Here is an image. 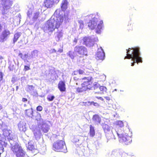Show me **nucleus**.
<instances>
[{
	"label": "nucleus",
	"mask_w": 157,
	"mask_h": 157,
	"mask_svg": "<svg viewBox=\"0 0 157 157\" xmlns=\"http://www.w3.org/2000/svg\"><path fill=\"white\" fill-rule=\"evenodd\" d=\"M59 13L57 16H52L50 19L44 25L43 27V30L46 33L53 32L55 28L58 29L62 24L63 20L66 22L68 21V14L65 13L64 17L60 15L59 16Z\"/></svg>",
	"instance_id": "1"
},
{
	"label": "nucleus",
	"mask_w": 157,
	"mask_h": 157,
	"mask_svg": "<svg viewBox=\"0 0 157 157\" xmlns=\"http://www.w3.org/2000/svg\"><path fill=\"white\" fill-rule=\"evenodd\" d=\"M126 50L127 56L124 57V59H132L133 61L136 60L137 63H142L141 58L140 56V48L139 47L129 48Z\"/></svg>",
	"instance_id": "2"
},
{
	"label": "nucleus",
	"mask_w": 157,
	"mask_h": 157,
	"mask_svg": "<svg viewBox=\"0 0 157 157\" xmlns=\"http://www.w3.org/2000/svg\"><path fill=\"white\" fill-rule=\"evenodd\" d=\"M91 78L90 77L84 78L82 79L83 83L82 84V87H78L76 88V92L81 93L86 91L87 89L93 90L97 89L98 87L97 82H95L94 83V87H91Z\"/></svg>",
	"instance_id": "3"
},
{
	"label": "nucleus",
	"mask_w": 157,
	"mask_h": 157,
	"mask_svg": "<svg viewBox=\"0 0 157 157\" xmlns=\"http://www.w3.org/2000/svg\"><path fill=\"white\" fill-rule=\"evenodd\" d=\"M116 132L121 142L127 145L131 142V138L121 128H118Z\"/></svg>",
	"instance_id": "4"
},
{
	"label": "nucleus",
	"mask_w": 157,
	"mask_h": 157,
	"mask_svg": "<svg viewBox=\"0 0 157 157\" xmlns=\"http://www.w3.org/2000/svg\"><path fill=\"white\" fill-rule=\"evenodd\" d=\"M54 150L64 153L67 152V149L65 142L62 140H59L55 142L53 146Z\"/></svg>",
	"instance_id": "5"
},
{
	"label": "nucleus",
	"mask_w": 157,
	"mask_h": 157,
	"mask_svg": "<svg viewBox=\"0 0 157 157\" xmlns=\"http://www.w3.org/2000/svg\"><path fill=\"white\" fill-rule=\"evenodd\" d=\"M74 52L76 54L81 56H87L88 53L87 48L82 45L76 46L74 48Z\"/></svg>",
	"instance_id": "6"
},
{
	"label": "nucleus",
	"mask_w": 157,
	"mask_h": 157,
	"mask_svg": "<svg viewBox=\"0 0 157 157\" xmlns=\"http://www.w3.org/2000/svg\"><path fill=\"white\" fill-rule=\"evenodd\" d=\"M40 125H39V128L43 132L47 133L49 129V126L48 125V121H44L42 119L40 118L39 120Z\"/></svg>",
	"instance_id": "7"
},
{
	"label": "nucleus",
	"mask_w": 157,
	"mask_h": 157,
	"mask_svg": "<svg viewBox=\"0 0 157 157\" xmlns=\"http://www.w3.org/2000/svg\"><path fill=\"white\" fill-rule=\"evenodd\" d=\"M81 40L82 41V44L86 45L88 47L92 46L94 44V41L90 36L82 37Z\"/></svg>",
	"instance_id": "8"
},
{
	"label": "nucleus",
	"mask_w": 157,
	"mask_h": 157,
	"mask_svg": "<svg viewBox=\"0 0 157 157\" xmlns=\"http://www.w3.org/2000/svg\"><path fill=\"white\" fill-rule=\"evenodd\" d=\"M93 15L90 14V17H92V19L91 20H90L89 23H88V26L90 29H94L96 26L98 28V25H97V22L98 21L97 18L95 17H93Z\"/></svg>",
	"instance_id": "9"
},
{
	"label": "nucleus",
	"mask_w": 157,
	"mask_h": 157,
	"mask_svg": "<svg viewBox=\"0 0 157 157\" xmlns=\"http://www.w3.org/2000/svg\"><path fill=\"white\" fill-rule=\"evenodd\" d=\"M68 4V2L67 0H63L60 6L62 11H61L60 10H56L54 13V15H55L56 13L57 14L58 13V14L59 13V16L60 15L61 16H63V17H64V15H62L60 14V13L61 12L62 13V12L63 11H64L67 9V8Z\"/></svg>",
	"instance_id": "10"
},
{
	"label": "nucleus",
	"mask_w": 157,
	"mask_h": 157,
	"mask_svg": "<svg viewBox=\"0 0 157 157\" xmlns=\"http://www.w3.org/2000/svg\"><path fill=\"white\" fill-rule=\"evenodd\" d=\"M2 4L3 5V11L2 13L3 14L6 13V11L9 9L12 4V2L10 0H2Z\"/></svg>",
	"instance_id": "11"
},
{
	"label": "nucleus",
	"mask_w": 157,
	"mask_h": 157,
	"mask_svg": "<svg viewBox=\"0 0 157 157\" xmlns=\"http://www.w3.org/2000/svg\"><path fill=\"white\" fill-rule=\"evenodd\" d=\"M10 33L8 29H5L2 31L0 37V42H3L6 41L9 37Z\"/></svg>",
	"instance_id": "12"
},
{
	"label": "nucleus",
	"mask_w": 157,
	"mask_h": 157,
	"mask_svg": "<svg viewBox=\"0 0 157 157\" xmlns=\"http://www.w3.org/2000/svg\"><path fill=\"white\" fill-rule=\"evenodd\" d=\"M11 145V149L14 154L15 153L19 150L20 149L22 148V147H21L16 142H15L14 141V142L12 144L10 143Z\"/></svg>",
	"instance_id": "13"
},
{
	"label": "nucleus",
	"mask_w": 157,
	"mask_h": 157,
	"mask_svg": "<svg viewBox=\"0 0 157 157\" xmlns=\"http://www.w3.org/2000/svg\"><path fill=\"white\" fill-rule=\"evenodd\" d=\"M59 0H44V4L45 7L47 8H50L52 6L54 2L57 1L58 2Z\"/></svg>",
	"instance_id": "14"
},
{
	"label": "nucleus",
	"mask_w": 157,
	"mask_h": 157,
	"mask_svg": "<svg viewBox=\"0 0 157 157\" xmlns=\"http://www.w3.org/2000/svg\"><path fill=\"white\" fill-rule=\"evenodd\" d=\"M105 56L104 50L101 47L99 48V60H101V61L104 59Z\"/></svg>",
	"instance_id": "15"
},
{
	"label": "nucleus",
	"mask_w": 157,
	"mask_h": 157,
	"mask_svg": "<svg viewBox=\"0 0 157 157\" xmlns=\"http://www.w3.org/2000/svg\"><path fill=\"white\" fill-rule=\"evenodd\" d=\"M14 154L16 155L17 157H25L26 153L22 148L20 149L19 150L17 151Z\"/></svg>",
	"instance_id": "16"
},
{
	"label": "nucleus",
	"mask_w": 157,
	"mask_h": 157,
	"mask_svg": "<svg viewBox=\"0 0 157 157\" xmlns=\"http://www.w3.org/2000/svg\"><path fill=\"white\" fill-rule=\"evenodd\" d=\"M25 123L23 121H20L18 124L19 129L21 131L25 132L26 130Z\"/></svg>",
	"instance_id": "17"
},
{
	"label": "nucleus",
	"mask_w": 157,
	"mask_h": 157,
	"mask_svg": "<svg viewBox=\"0 0 157 157\" xmlns=\"http://www.w3.org/2000/svg\"><path fill=\"white\" fill-rule=\"evenodd\" d=\"M58 87L61 92L65 91L66 87L65 82L63 81H60L58 84Z\"/></svg>",
	"instance_id": "18"
},
{
	"label": "nucleus",
	"mask_w": 157,
	"mask_h": 157,
	"mask_svg": "<svg viewBox=\"0 0 157 157\" xmlns=\"http://www.w3.org/2000/svg\"><path fill=\"white\" fill-rule=\"evenodd\" d=\"M34 136L36 140H38L40 138L42 135V133L40 130L35 129L34 130Z\"/></svg>",
	"instance_id": "19"
},
{
	"label": "nucleus",
	"mask_w": 157,
	"mask_h": 157,
	"mask_svg": "<svg viewBox=\"0 0 157 157\" xmlns=\"http://www.w3.org/2000/svg\"><path fill=\"white\" fill-rule=\"evenodd\" d=\"M102 128L105 133H107L111 130L110 127L107 124H103L102 125Z\"/></svg>",
	"instance_id": "20"
},
{
	"label": "nucleus",
	"mask_w": 157,
	"mask_h": 157,
	"mask_svg": "<svg viewBox=\"0 0 157 157\" xmlns=\"http://www.w3.org/2000/svg\"><path fill=\"white\" fill-rule=\"evenodd\" d=\"M21 34V33H17L14 34V38L13 40V43H15L17 41L19 38Z\"/></svg>",
	"instance_id": "21"
},
{
	"label": "nucleus",
	"mask_w": 157,
	"mask_h": 157,
	"mask_svg": "<svg viewBox=\"0 0 157 157\" xmlns=\"http://www.w3.org/2000/svg\"><path fill=\"white\" fill-rule=\"evenodd\" d=\"M33 109L31 108V109H26L25 110V114L27 116L32 117L33 116Z\"/></svg>",
	"instance_id": "22"
},
{
	"label": "nucleus",
	"mask_w": 157,
	"mask_h": 157,
	"mask_svg": "<svg viewBox=\"0 0 157 157\" xmlns=\"http://www.w3.org/2000/svg\"><path fill=\"white\" fill-rule=\"evenodd\" d=\"M27 147L29 150H30L32 151L35 149L34 146L33 145L32 142L31 141H30L28 142V145Z\"/></svg>",
	"instance_id": "23"
},
{
	"label": "nucleus",
	"mask_w": 157,
	"mask_h": 157,
	"mask_svg": "<svg viewBox=\"0 0 157 157\" xmlns=\"http://www.w3.org/2000/svg\"><path fill=\"white\" fill-rule=\"evenodd\" d=\"M57 36L56 37V40L57 41H59L61 38L63 36V33L61 32H57L56 33Z\"/></svg>",
	"instance_id": "24"
},
{
	"label": "nucleus",
	"mask_w": 157,
	"mask_h": 157,
	"mask_svg": "<svg viewBox=\"0 0 157 157\" xmlns=\"http://www.w3.org/2000/svg\"><path fill=\"white\" fill-rule=\"evenodd\" d=\"M99 89L100 90V93L101 94H104L106 92L107 90L106 87L104 86H100Z\"/></svg>",
	"instance_id": "25"
},
{
	"label": "nucleus",
	"mask_w": 157,
	"mask_h": 157,
	"mask_svg": "<svg viewBox=\"0 0 157 157\" xmlns=\"http://www.w3.org/2000/svg\"><path fill=\"white\" fill-rule=\"evenodd\" d=\"M90 135L92 136H93L95 135V131L94 127L91 125L90 126Z\"/></svg>",
	"instance_id": "26"
},
{
	"label": "nucleus",
	"mask_w": 157,
	"mask_h": 157,
	"mask_svg": "<svg viewBox=\"0 0 157 157\" xmlns=\"http://www.w3.org/2000/svg\"><path fill=\"white\" fill-rule=\"evenodd\" d=\"M116 125L118 128H121L124 126L123 122L121 121H117L116 123Z\"/></svg>",
	"instance_id": "27"
},
{
	"label": "nucleus",
	"mask_w": 157,
	"mask_h": 157,
	"mask_svg": "<svg viewBox=\"0 0 157 157\" xmlns=\"http://www.w3.org/2000/svg\"><path fill=\"white\" fill-rule=\"evenodd\" d=\"M35 87L33 85H27L26 86L27 91L29 92L33 90L34 89Z\"/></svg>",
	"instance_id": "28"
},
{
	"label": "nucleus",
	"mask_w": 157,
	"mask_h": 157,
	"mask_svg": "<svg viewBox=\"0 0 157 157\" xmlns=\"http://www.w3.org/2000/svg\"><path fill=\"white\" fill-rule=\"evenodd\" d=\"M104 28L103 21H101L99 24V31L101 32V30H103Z\"/></svg>",
	"instance_id": "29"
},
{
	"label": "nucleus",
	"mask_w": 157,
	"mask_h": 157,
	"mask_svg": "<svg viewBox=\"0 0 157 157\" xmlns=\"http://www.w3.org/2000/svg\"><path fill=\"white\" fill-rule=\"evenodd\" d=\"M38 51L36 50H34L31 52V57L32 58H36L38 56Z\"/></svg>",
	"instance_id": "30"
},
{
	"label": "nucleus",
	"mask_w": 157,
	"mask_h": 157,
	"mask_svg": "<svg viewBox=\"0 0 157 157\" xmlns=\"http://www.w3.org/2000/svg\"><path fill=\"white\" fill-rule=\"evenodd\" d=\"M77 62L80 65H82L84 63V59L83 58L81 57H79L77 60Z\"/></svg>",
	"instance_id": "31"
},
{
	"label": "nucleus",
	"mask_w": 157,
	"mask_h": 157,
	"mask_svg": "<svg viewBox=\"0 0 157 157\" xmlns=\"http://www.w3.org/2000/svg\"><path fill=\"white\" fill-rule=\"evenodd\" d=\"M106 78V76L104 74H102L99 76V79H100V81H103L105 80Z\"/></svg>",
	"instance_id": "32"
},
{
	"label": "nucleus",
	"mask_w": 157,
	"mask_h": 157,
	"mask_svg": "<svg viewBox=\"0 0 157 157\" xmlns=\"http://www.w3.org/2000/svg\"><path fill=\"white\" fill-rule=\"evenodd\" d=\"M55 98V97L54 96L49 95L48 96L47 99L49 101H52L54 100Z\"/></svg>",
	"instance_id": "33"
},
{
	"label": "nucleus",
	"mask_w": 157,
	"mask_h": 157,
	"mask_svg": "<svg viewBox=\"0 0 157 157\" xmlns=\"http://www.w3.org/2000/svg\"><path fill=\"white\" fill-rule=\"evenodd\" d=\"M40 14V12L39 11H37L34 13L33 17V19L34 20H36L39 17Z\"/></svg>",
	"instance_id": "34"
},
{
	"label": "nucleus",
	"mask_w": 157,
	"mask_h": 157,
	"mask_svg": "<svg viewBox=\"0 0 157 157\" xmlns=\"http://www.w3.org/2000/svg\"><path fill=\"white\" fill-rule=\"evenodd\" d=\"M18 56L20 57L22 59H25L26 58H27V57L28 56V55L26 54H25L24 55V56H23L22 54L21 53L19 54Z\"/></svg>",
	"instance_id": "35"
},
{
	"label": "nucleus",
	"mask_w": 157,
	"mask_h": 157,
	"mask_svg": "<svg viewBox=\"0 0 157 157\" xmlns=\"http://www.w3.org/2000/svg\"><path fill=\"white\" fill-rule=\"evenodd\" d=\"M67 55L72 59H73L74 56L73 55V52L71 51H70L67 53Z\"/></svg>",
	"instance_id": "36"
},
{
	"label": "nucleus",
	"mask_w": 157,
	"mask_h": 157,
	"mask_svg": "<svg viewBox=\"0 0 157 157\" xmlns=\"http://www.w3.org/2000/svg\"><path fill=\"white\" fill-rule=\"evenodd\" d=\"M92 119L93 120L94 122H97L98 120V115L97 114L94 115Z\"/></svg>",
	"instance_id": "37"
},
{
	"label": "nucleus",
	"mask_w": 157,
	"mask_h": 157,
	"mask_svg": "<svg viewBox=\"0 0 157 157\" xmlns=\"http://www.w3.org/2000/svg\"><path fill=\"white\" fill-rule=\"evenodd\" d=\"M84 105L86 106H89L92 105V102L87 101L85 103L84 102Z\"/></svg>",
	"instance_id": "38"
},
{
	"label": "nucleus",
	"mask_w": 157,
	"mask_h": 157,
	"mask_svg": "<svg viewBox=\"0 0 157 157\" xmlns=\"http://www.w3.org/2000/svg\"><path fill=\"white\" fill-rule=\"evenodd\" d=\"M43 108L41 106H38L36 108V110L38 111H41L42 110Z\"/></svg>",
	"instance_id": "39"
},
{
	"label": "nucleus",
	"mask_w": 157,
	"mask_h": 157,
	"mask_svg": "<svg viewBox=\"0 0 157 157\" xmlns=\"http://www.w3.org/2000/svg\"><path fill=\"white\" fill-rule=\"evenodd\" d=\"M17 79L15 76H13L11 79V82L13 83H15V82L16 81Z\"/></svg>",
	"instance_id": "40"
},
{
	"label": "nucleus",
	"mask_w": 157,
	"mask_h": 157,
	"mask_svg": "<svg viewBox=\"0 0 157 157\" xmlns=\"http://www.w3.org/2000/svg\"><path fill=\"white\" fill-rule=\"evenodd\" d=\"M50 53H53L56 52V51L54 49H51L49 50Z\"/></svg>",
	"instance_id": "41"
},
{
	"label": "nucleus",
	"mask_w": 157,
	"mask_h": 157,
	"mask_svg": "<svg viewBox=\"0 0 157 157\" xmlns=\"http://www.w3.org/2000/svg\"><path fill=\"white\" fill-rule=\"evenodd\" d=\"M59 47L60 48H59L58 50L57 51V52H59L60 53H62L63 52V48L61 47V45H59Z\"/></svg>",
	"instance_id": "42"
},
{
	"label": "nucleus",
	"mask_w": 157,
	"mask_h": 157,
	"mask_svg": "<svg viewBox=\"0 0 157 157\" xmlns=\"http://www.w3.org/2000/svg\"><path fill=\"white\" fill-rule=\"evenodd\" d=\"M74 79L75 81H78V82H81L82 81V79H79L76 77H74Z\"/></svg>",
	"instance_id": "43"
},
{
	"label": "nucleus",
	"mask_w": 157,
	"mask_h": 157,
	"mask_svg": "<svg viewBox=\"0 0 157 157\" xmlns=\"http://www.w3.org/2000/svg\"><path fill=\"white\" fill-rule=\"evenodd\" d=\"M78 71L79 74H83L84 73V71L83 70L80 69Z\"/></svg>",
	"instance_id": "44"
},
{
	"label": "nucleus",
	"mask_w": 157,
	"mask_h": 157,
	"mask_svg": "<svg viewBox=\"0 0 157 157\" xmlns=\"http://www.w3.org/2000/svg\"><path fill=\"white\" fill-rule=\"evenodd\" d=\"M29 69H30V68H29V67L28 66H25V67H24V70L25 71H26L28 70Z\"/></svg>",
	"instance_id": "45"
},
{
	"label": "nucleus",
	"mask_w": 157,
	"mask_h": 157,
	"mask_svg": "<svg viewBox=\"0 0 157 157\" xmlns=\"http://www.w3.org/2000/svg\"><path fill=\"white\" fill-rule=\"evenodd\" d=\"M9 68L10 71H13L14 69V66L13 65L12 66H10L9 67Z\"/></svg>",
	"instance_id": "46"
},
{
	"label": "nucleus",
	"mask_w": 157,
	"mask_h": 157,
	"mask_svg": "<svg viewBox=\"0 0 157 157\" xmlns=\"http://www.w3.org/2000/svg\"><path fill=\"white\" fill-rule=\"evenodd\" d=\"M78 71H75L73 72L72 74L75 75H78Z\"/></svg>",
	"instance_id": "47"
},
{
	"label": "nucleus",
	"mask_w": 157,
	"mask_h": 157,
	"mask_svg": "<svg viewBox=\"0 0 157 157\" xmlns=\"http://www.w3.org/2000/svg\"><path fill=\"white\" fill-rule=\"evenodd\" d=\"M3 78L2 73L1 72H0V81H1Z\"/></svg>",
	"instance_id": "48"
},
{
	"label": "nucleus",
	"mask_w": 157,
	"mask_h": 157,
	"mask_svg": "<svg viewBox=\"0 0 157 157\" xmlns=\"http://www.w3.org/2000/svg\"><path fill=\"white\" fill-rule=\"evenodd\" d=\"M92 105H94L95 106H96L98 105V103L96 102H94V101H92Z\"/></svg>",
	"instance_id": "49"
},
{
	"label": "nucleus",
	"mask_w": 157,
	"mask_h": 157,
	"mask_svg": "<svg viewBox=\"0 0 157 157\" xmlns=\"http://www.w3.org/2000/svg\"><path fill=\"white\" fill-rule=\"evenodd\" d=\"M4 125L0 124V128H1L2 130V128L5 129L4 128Z\"/></svg>",
	"instance_id": "50"
},
{
	"label": "nucleus",
	"mask_w": 157,
	"mask_h": 157,
	"mask_svg": "<svg viewBox=\"0 0 157 157\" xmlns=\"http://www.w3.org/2000/svg\"><path fill=\"white\" fill-rule=\"evenodd\" d=\"M73 42L75 43V44H76L77 42V39L76 38H75Z\"/></svg>",
	"instance_id": "51"
},
{
	"label": "nucleus",
	"mask_w": 157,
	"mask_h": 157,
	"mask_svg": "<svg viewBox=\"0 0 157 157\" xmlns=\"http://www.w3.org/2000/svg\"><path fill=\"white\" fill-rule=\"evenodd\" d=\"M31 13H32L31 11H28L27 13L28 16H29V17L30 15L31 14Z\"/></svg>",
	"instance_id": "52"
},
{
	"label": "nucleus",
	"mask_w": 157,
	"mask_h": 157,
	"mask_svg": "<svg viewBox=\"0 0 157 157\" xmlns=\"http://www.w3.org/2000/svg\"><path fill=\"white\" fill-rule=\"evenodd\" d=\"M22 101L23 102L27 101V99H26V98H22Z\"/></svg>",
	"instance_id": "53"
},
{
	"label": "nucleus",
	"mask_w": 157,
	"mask_h": 157,
	"mask_svg": "<svg viewBox=\"0 0 157 157\" xmlns=\"http://www.w3.org/2000/svg\"><path fill=\"white\" fill-rule=\"evenodd\" d=\"M79 155L80 156H82L83 155H84V153L82 152H79Z\"/></svg>",
	"instance_id": "54"
},
{
	"label": "nucleus",
	"mask_w": 157,
	"mask_h": 157,
	"mask_svg": "<svg viewBox=\"0 0 157 157\" xmlns=\"http://www.w3.org/2000/svg\"><path fill=\"white\" fill-rule=\"evenodd\" d=\"M74 141L75 142H77L79 140V139H77L76 137H75L74 138Z\"/></svg>",
	"instance_id": "55"
},
{
	"label": "nucleus",
	"mask_w": 157,
	"mask_h": 157,
	"mask_svg": "<svg viewBox=\"0 0 157 157\" xmlns=\"http://www.w3.org/2000/svg\"><path fill=\"white\" fill-rule=\"evenodd\" d=\"M81 82H78V81H76L75 83L77 85H78V84H80V82H81Z\"/></svg>",
	"instance_id": "56"
},
{
	"label": "nucleus",
	"mask_w": 157,
	"mask_h": 157,
	"mask_svg": "<svg viewBox=\"0 0 157 157\" xmlns=\"http://www.w3.org/2000/svg\"><path fill=\"white\" fill-rule=\"evenodd\" d=\"M136 63H137V62H136H136H135V61H134V62L133 63H132L131 65L132 66H134V63H136Z\"/></svg>",
	"instance_id": "57"
},
{
	"label": "nucleus",
	"mask_w": 157,
	"mask_h": 157,
	"mask_svg": "<svg viewBox=\"0 0 157 157\" xmlns=\"http://www.w3.org/2000/svg\"><path fill=\"white\" fill-rule=\"evenodd\" d=\"M2 105L0 104V111L2 109Z\"/></svg>",
	"instance_id": "58"
},
{
	"label": "nucleus",
	"mask_w": 157,
	"mask_h": 157,
	"mask_svg": "<svg viewBox=\"0 0 157 157\" xmlns=\"http://www.w3.org/2000/svg\"><path fill=\"white\" fill-rule=\"evenodd\" d=\"M105 98H106V99L108 100H110L109 98L108 97H105Z\"/></svg>",
	"instance_id": "59"
},
{
	"label": "nucleus",
	"mask_w": 157,
	"mask_h": 157,
	"mask_svg": "<svg viewBox=\"0 0 157 157\" xmlns=\"http://www.w3.org/2000/svg\"><path fill=\"white\" fill-rule=\"evenodd\" d=\"M96 33H98V29H96Z\"/></svg>",
	"instance_id": "60"
},
{
	"label": "nucleus",
	"mask_w": 157,
	"mask_h": 157,
	"mask_svg": "<svg viewBox=\"0 0 157 157\" xmlns=\"http://www.w3.org/2000/svg\"><path fill=\"white\" fill-rule=\"evenodd\" d=\"M2 28V26L0 24V30Z\"/></svg>",
	"instance_id": "61"
},
{
	"label": "nucleus",
	"mask_w": 157,
	"mask_h": 157,
	"mask_svg": "<svg viewBox=\"0 0 157 157\" xmlns=\"http://www.w3.org/2000/svg\"><path fill=\"white\" fill-rule=\"evenodd\" d=\"M99 99H101L102 100H103V98H102L101 97H99Z\"/></svg>",
	"instance_id": "62"
},
{
	"label": "nucleus",
	"mask_w": 157,
	"mask_h": 157,
	"mask_svg": "<svg viewBox=\"0 0 157 157\" xmlns=\"http://www.w3.org/2000/svg\"><path fill=\"white\" fill-rule=\"evenodd\" d=\"M18 88V86H16V90H17Z\"/></svg>",
	"instance_id": "63"
},
{
	"label": "nucleus",
	"mask_w": 157,
	"mask_h": 157,
	"mask_svg": "<svg viewBox=\"0 0 157 157\" xmlns=\"http://www.w3.org/2000/svg\"><path fill=\"white\" fill-rule=\"evenodd\" d=\"M21 42H22V41L21 40H20V41L18 43H20Z\"/></svg>",
	"instance_id": "64"
}]
</instances>
